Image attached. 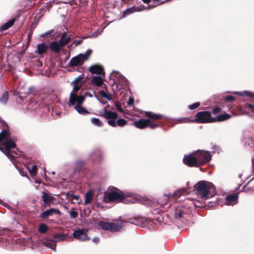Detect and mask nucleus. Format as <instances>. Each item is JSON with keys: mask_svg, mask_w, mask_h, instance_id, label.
<instances>
[{"mask_svg": "<svg viewBox=\"0 0 254 254\" xmlns=\"http://www.w3.org/2000/svg\"><path fill=\"white\" fill-rule=\"evenodd\" d=\"M194 188L197 195L204 199L212 197L216 193L214 185L212 183L205 181L198 182L194 185Z\"/></svg>", "mask_w": 254, "mask_h": 254, "instance_id": "f257e3e1", "label": "nucleus"}, {"mask_svg": "<svg viewBox=\"0 0 254 254\" xmlns=\"http://www.w3.org/2000/svg\"><path fill=\"white\" fill-rule=\"evenodd\" d=\"M2 142L4 148L0 146L1 150L8 157L13 158L11 155V149L16 147L14 139L11 137L10 132L6 129H3L0 132V143Z\"/></svg>", "mask_w": 254, "mask_h": 254, "instance_id": "f03ea898", "label": "nucleus"}, {"mask_svg": "<svg viewBox=\"0 0 254 254\" xmlns=\"http://www.w3.org/2000/svg\"><path fill=\"white\" fill-rule=\"evenodd\" d=\"M109 190V192H105L103 197V201L106 203L114 201L121 202L126 197L124 192L115 187H110Z\"/></svg>", "mask_w": 254, "mask_h": 254, "instance_id": "7ed1b4c3", "label": "nucleus"}, {"mask_svg": "<svg viewBox=\"0 0 254 254\" xmlns=\"http://www.w3.org/2000/svg\"><path fill=\"white\" fill-rule=\"evenodd\" d=\"M98 225L103 230H108L112 232H119L123 227V223L108 222L100 221L98 222Z\"/></svg>", "mask_w": 254, "mask_h": 254, "instance_id": "20e7f679", "label": "nucleus"}, {"mask_svg": "<svg viewBox=\"0 0 254 254\" xmlns=\"http://www.w3.org/2000/svg\"><path fill=\"white\" fill-rule=\"evenodd\" d=\"M195 117L194 122L199 124L214 123L215 121L208 111L198 112L195 114Z\"/></svg>", "mask_w": 254, "mask_h": 254, "instance_id": "39448f33", "label": "nucleus"}, {"mask_svg": "<svg viewBox=\"0 0 254 254\" xmlns=\"http://www.w3.org/2000/svg\"><path fill=\"white\" fill-rule=\"evenodd\" d=\"M198 166H201L211 160V155L207 152L198 151L194 153Z\"/></svg>", "mask_w": 254, "mask_h": 254, "instance_id": "423d86ee", "label": "nucleus"}, {"mask_svg": "<svg viewBox=\"0 0 254 254\" xmlns=\"http://www.w3.org/2000/svg\"><path fill=\"white\" fill-rule=\"evenodd\" d=\"M87 232L88 230L87 229H79L73 232L72 236L75 239L81 242L88 241L90 239L87 236Z\"/></svg>", "mask_w": 254, "mask_h": 254, "instance_id": "0eeeda50", "label": "nucleus"}, {"mask_svg": "<svg viewBox=\"0 0 254 254\" xmlns=\"http://www.w3.org/2000/svg\"><path fill=\"white\" fill-rule=\"evenodd\" d=\"M183 161L185 165L189 167H198L194 153L185 156Z\"/></svg>", "mask_w": 254, "mask_h": 254, "instance_id": "6e6552de", "label": "nucleus"}, {"mask_svg": "<svg viewBox=\"0 0 254 254\" xmlns=\"http://www.w3.org/2000/svg\"><path fill=\"white\" fill-rule=\"evenodd\" d=\"M149 123V119L142 118L138 121L133 122L132 123V125L138 128L144 129L147 127H148Z\"/></svg>", "mask_w": 254, "mask_h": 254, "instance_id": "1a4fd4ad", "label": "nucleus"}, {"mask_svg": "<svg viewBox=\"0 0 254 254\" xmlns=\"http://www.w3.org/2000/svg\"><path fill=\"white\" fill-rule=\"evenodd\" d=\"M89 71L92 74L102 75L103 78L105 76V72L102 66L99 65H93L89 67Z\"/></svg>", "mask_w": 254, "mask_h": 254, "instance_id": "9d476101", "label": "nucleus"}, {"mask_svg": "<svg viewBox=\"0 0 254 254\" xmlns=\"http://www.w3.org/2000/svg\"><path fill=\"white\" fill-rule=\"evenodd\" d=\"M83 63L84 60L78 55L71 59L68 63V65L70 67L78 66L82 65Z\"/></svg>", "mask_w": 254, "mask_h": 254, "instance_id": "9b49d317", "label": "nucleus"}, {"mask_svg": "<svg viewBox=\"0 0 254 254\" xmlns=\"http://www.w3.org/2000/svg\"><path fill=\"white\" fill-rule=\"evenodd\" d=\"M83 98V101L85 100V97L83 95L77 96L76 94L73 92H71L70 94L69 100L68 103V104L69 106H72L75 104V103L78 104L79 101Z\"/></svg>", "mask_w": 254, "mask_h": 254, "instance_id": "f8f14e48", "label": "nucleus"}, {"mask_svg": "<svg viewBox=\"0 0 254 254\" xmlns=\"http://www.w3.org/2000/svg\"><path fill=\"white\" fill-rule=\"evenodd\" d=\"M54 213H56L58 215H61V212L58 209L51 208L50 209L47 210L40 214V217L43 219L47 218L50 216H52Z\"/></svg>", "mask_w": 254, "mask_h": 254, "instance_id": "ddd939ff", "label": "nucleus"}, {"mask_svg": "<svg viewBox=\"0 0 254 254\" xmlns=\"http://www.w3.org/2000/svg\"><path fill=\"white\" fill-rule=\"evenodd\" d=\"M101 116L109 120H114L118 118V114L115 112L108 111L107 109L104 110V113Z\"/></svg>", "mask_w": 254, "mask_h": 254, "instance_id": "4468645a", "label": "nucleus"}, {"mask_svg": "<svg viewBox=\"0 0 254 254\" xmlns=\"http://www.w3.org/2000/svg\"><path fill=\"white\" fill-rule=\"evenodd\" d=\"M127 121L123 119H119L117 120V122L114 120L108 121V124L113 127H116L117 126L119 127H124L127 124Z\"/></svg>", "mask_w": 254, "mask_h": 254, "instance_id": "2eb2a0df", "label": "nucleus"}, {"mask_svg": "<svg viewBox=\"0 0 254 254\" xmlns=\"http://www.w3.org/2000/svg\"><path fill=\"white\" fill-rule=\"evenodd\" d=\"M84 102L83 98H81L78 104H77L74 106V109L77 111L78 113L82 115H86L89 114V112L85 108L81 106V104Z\"/></svg>", "mask_w": 254, "mask_h": 254, "instance_id": "dca6fc26", "label": "nucleus"}, {"mask_svg": "<svg viewBox=\"0 0 254 254\" xmlns=\"http://www.w3.org/2000/svg\"><path fill=\"white\" fill-rule=\"evenodd\" d=\"M145 116L147 117L151 121V120H161L163 116L161 114H156L151 112L146 111L145 112Z\"/></svg>", "mask_w": 254, "mask_h": 254, "instance_id": "f3484780", "label": "nucleus"}, {"mask_svg": "<svg viewBox=\"0 0 254 254\" xmlns=\"http://www.w3.org/2000/svg\"><path fill=\"white\" fill-rule=\"evenodd\" d=\"M185 192V189H179L176 191L173 194L169 193L168 194H165V195L167 197L168 199L173 198L174 199H176L181 197L183 192Z\"/></svg>", "mask_w": 254, "mask_h": 254, "instance_id": "a211bd4d", "label": "nucleus"}, {"mask_svg": "<svg viewBox=\"0 0 254 254\" xmlns=\"http://www.w3.org/2000/svg\"><path fill=\"white\" fill-rule=\"evenodd\" d=\"M42 198L45 206H50L51 203L53 200V197L44 191L42 192Z\"/></svg>", "mask_w": 254, "mask_h": 254, "instance_id": "6ab92c4d", "label": "nucleus"}, {"mask_svg": "<svg viewBox=\"0 0 254 254\" xmlns=\"http://www.w3.org/2000/svg\"><path fill=\"white\" fill-rule=\"evenodd\" d=\"M91 83L93 85L97 86H100L103 83V80L100 76H93L91 79Z\"/></svg>", "mask_w": 254, "mask_h": 254, "instance_id": "aec40b11", "label": "nucleus"}, {"mask_svg": "<svg viewBox=\"0 0 254 254\" xmlns=\"http://www.w3.org/2000/svg\"><path fill=\"white\" fill-rule=\"evenodd\" d=\"M70 41V38L66 36V33L64 32L59 41L60 45L63 47L64 46L67 45Z\"/></svg>", "mask_w": 254, "mask_h": 254, "instance_id": "412c9836", "label": "nucleus"}, {"mask_svg": "<svg viewBox=\"0 0 254 254\" xmlns=\"http://www.w3.org/2000/svg\"><path fill=\"white\" fill-rule=\"evenodd\" d=\"M50 49L56 53H59L61 51V48L62 47L59 43L57 42H52L50 44Z\"/></svg>", "mask_w": 254, "mask_h": 254, "instance_id": "4be33fe9", "label": "nucleus"}, {"mask_svg": "<svg viewBox=\"0 0 254 254\" xmlns=\"http://www.w3.org/2000/svg\"><path fill=\"white\" fill-rule=\"evenodd\" d=\"M48 48L45 43L39 44L37 47V53L39 55H42L47 51Z\"/></svg>", "mask_w": 254, "mask_h": 254, "instance_id": "5701e85b", "label": "nucleus"}, {"mask_svg": "<svg viewBox=\"0 0 254 254\" xmlns=\"http://www.w3.org/2000/svg\"><path fill=\"white\" fill-rule=\"evenodd\" d=\"M231 117V116L229 114H221L217 116L216 118H213L215 120L214 122H222L225 120H227L230 119Z\"/></svg>", "mask_w": 254, "mask_h": 254, "instance_id": "b1692460", "label": "nucleus"}, {"mask_svg": "<svg viewBox=\"0 0 254 254\" xmlns=\"http://www.w3.org/2000/svg\"><path fill=\"white\" fill-rule=\"evenodd\" d=\"M15 19L13 18L10 19V20L8 21L7 22L3 24L0 27V32H2L3 30H5L7 29H8L9 27L12 26L14 22H15Z\"/></svg>", "mask_w": 254, "mask_h": 254, "instance_id": "393cba45", "label": "nucleus"}, {"mask_svg": "<svg viewBox=\"0 0 254 254\" xmlns=\"http://www.w3.org/2000/svg\"><path fill=\"white\" fill-rule=\"evenodd\" d=\"M93 192L92 190L88 191L85 194V204H88L91 202L93 199Z\"/></svg>", "mask_w": 254, "mask_h": 254, "instance_id": "a878e982", "label": "nucleus"}, {"mask_svg": "<svg viewBox=\"0 0 254 254\" xmlns=\"http://www.w3.org/2000/svg\"><path fill=\"white\" fill-rule=\"evenodd\" d=\"M85 162L82 160H77L75 164L74 171L75 172L80 171L84 167Z\"/></svg>", "mask_w": 254, "mask_h": 254, "instance_id": "bb28decb", "label": "nucleus"}, {"mask_svg": "<svg viewBox=\"0 0 254 254\" xmlns=\"http://www.w3.org/2000/svg\"><path fill=\"white\" fill-rule=\"evenodd\" d=\"M238 198V194L237 193L231 194L227 195L226 197L227 201L232 202L237 200Z\"/></svg>", "mask_w": 254, "mask_h": 254, "instance_id": "cd10ccee", "label": "nucleus"}, {"mask_svg": "<svg viewBox=\"0 0 254 254\" xmlns=\"http://www.w3.org/2000/svg\"><path fill=\"white\" fill-rule=\"evenodd\" d=\"M184 214V211L182 210L180 208H177L175 211L174 217L176 219H181L183 218Z\"/></svg>", "mask_w": 254, "mask_h": 254, "instance_id": "c85d7f7f", "label": "nucleus"}, {"mask_svg": "<svg viewBox=\"0 0 254 254\" xmlns=\"http://www.w3.org/2000/svg\"><path fill=\"white\" fill-rule=\"evenodd\" d=\"M49 229L48 226L45 223H41L38 227V231L44 234L46 233Z\"/></svg>", "mask_w": 254, "mask_h": 254, "instance_id": "c756f323", "label": "nucleus"}, {"mask_svg": "<svg viewBox=\"0 0 254 254\" xmlns=\"http://www.w3.org/2000/svg\"><path fill=\"white\" fill-rule=\"evenodd\" d=\"M44 246L53 250H55L56 248V244L55 241H48L44 243Z\"/></svg>", "mask_w": 254, "mask_h": 254, "instance_id": "7c9ffc66", "label": "nucleus"}, {"mask_svg": "<svg viewBox=\"0 0 254 254\" xmlns=\"http://www.w3.org/2000/svg\"><path fill=\"white\" fill-rule=\"evenodd\" d=\"M92 52V51L91 50L88 49L86 51L85 53L80 54H79V56L80 57V58L82 59H83L84 60V61H86L89 59Z\"/></svg>", "mask_w": 254, "mask_h": 254, "instance_id": "2f4dec72", "label": "nucleus"}, {"mask_svg": "<svg viewBox=\"0 0 254 254\" xmlns=\"http://www.w3.org/2000/svg\"><path fill=\"white\" fill-rule=\"evenodd\" d=\"M9 97V94L7 91L4 92L0 97V102L3 104H6L7 102Z\"/></svg>", "mask_w": 254, "mask_h": 254, "instance_id": "473e14b6", "label": "nucleus"}, {"mask_svg": "<svg viewBox=\"0 0 254 254\" xmlns=\"http://www.w3.org/2000/svg\"><path fill=\"white\" fill-rule=\"evenodd\" d=\"M29 172L31 176H35L37 174V168L36 165H32L31 167H28Z\"/></svg>", "mask_w": 254, "mask_h": 254, "instance_id": "72a5a7b5", "label": "nucleus"}, {"mask_svg": "<svg viewBox=\"0 0 254 254\" xmlns=\"http://www.w3.org/2000/svg\"><path fill=\"white\" fill-rule=\"evenodd\" d=\"M66 237L64 234H56L54 235L53 238L56 241H61L64 240Z\"/></svg>", "mask_w": 254, "mask_h": 254, "instance_id": "f704fd0d", "label": "nucleus"}, {"mask_svg": "<svg viewBox=\"0 0 254 254\" xmlns=\"http://www.w3.org/2000/svg\"><path fill=\"white\" fill-rule=\"evenodd\" d=\"M149 124V125L148 126V127H149L151 129H155L156 127H160L161 125L159 122L154 123L150 120V123Z\"/></svg>", "mask_w": 254, "mask_h": 254, "instance_id": "c9c22d12", "label": "nucleus"}, {"mask_svg": "<svg viewBox=\"0 0 254 254\" xmlns=\"http://www.w3.org/2000/svg\"><path fill=\"white\" fill-rule=\"evenodd\" d=\"M140 8L135 6H132L130 8H128L125 11L126 14H130L136 11H140Z\"/></svg>", "mask_w": 254, "mask_h": 254, "instance_id": "e433bc0d", "label": "nucleus"}, {"mask_svg": "<svg viewBox=\"0 0 254 254\" xmlns=\"http://www.w3.org/2000/svg\"><path fill=\"white\" fill-rule=\"evenodd\" d=\"M162 0H151L152 2H153V4H150V6L154 7L160 4L163 3L166 0L164 1H161Z\"/></svg>", "mask_w": 254, "mask_h": 254, "instance_id": "4c0bfd02", "label": "nucleus"}, {"mask_svg": "<svg viewBox=\"0 0 254 254\" xmlns=\"http://www.w3.org/2000/svg\"><path fill=\"white\" fill-rule=\"evenodd\" d=\"M91 122L96 126L101 127L103 125L102 123L97 118L91 119Z\"/></svg>", "mask_w": 254, "mask_h": 254, "instance_id": "58836bf2", "label": "nucleus"}, {"mask_svg": "<svg viewBox=\"0 0 254 254\" xmlns=\"http://www.w3.org/2000/svg\"><path fill=\"white\" fill-rule=\"evenodd\" d=\"M83 83L84 82H82L80 85L71 83V84L73 85V91L72 92L75 93L76 94V93H77L80 90L81 86Z\"/></svg>", "mask_w": 254, "mask_h": 254, "instance_id": "ea45409f", "label": "nucleus"}, {"mask_svg": "<svg viewBox=\"0 0 254 254\" xmlns=\"http://www.w3.org/2000/svg\"><path fill=\"white\" fill-rule=\"evenodd\" d=\"M245 109L249 112L254 113V105L247 104L245 107Z\"/></svg>", "mask_w": 254, "mask_h": 254, "instance_id": "a19ab883", "label": "nucleus"}, {"mask_svg": "<svg viewBox=\"0 0 254 254\" xmlns=\"http://www.w3.org/2000/svg\"><path fill=\"white\" fill-rule=\"evenodd\" d=\"M38 106L34 101H32L28 104V108L32 110L36 109Z\"/></svg>", "mask_w": 254, "mask_h": 254, "instance_id": "79ce46f5", "label": "nucleus"}, {"mask_svg": "<svg viewBox=\"0 0 254 254\" xmlns=\"http://www.w3.org/2000/svg\"><path fill=\"white\" fill-rule=\"evenodd\" d=\"M200 104L199 102H195L189 106V108L190 110H193L198 108L200 106Z\"/></svg>", "mask_w": 254, "mask_h": 254, "instance_id": "37998d69", "label": "nucleus"}, {"mask_svg": "<svg viewBox=\"0 0 254 254\" xmlns=\"http://www.w3.org/2000/svg\"><path fill=\"white\" fill-rule=\"evenodd\" d=\"M235 100V97L232 95H228L224 98V100L227 102H230Z\"/></svg>", "mask_w": 254, "mask_h": 254, "instance_id": "c03bdc74", "label": "nucleus"}, {"mask_svg": "<svg viewBox=\"0 0 254 254\" xmlns=\"http://www.w3.org/2000/svg\"><path fill=\"white\" fill-rule=\"evenodd\" d=\"M221 108L220 107H216L215 108H214L212 111V113L214 114V115H216L219 113L221 112Z\"/></svg>", "mask_w": 254, "mask_h": 254, "instance_id": "a18cd8bd", "label": "nucleus"}, {"mask_svg": "<svg viewBox=\"0 0 254 254\" xmlns=\"http://www.w3.org/2000/svg\"><path fill=\"white\" fill-rule=\"evenodd\" d=\"M70 216L72 218H76L77 217L78 213L75 211H71L69 212Z\"/></svg>", "mask_w": 254, "mask_h": 254, "instance_id": "49530a36", "label": "nucleus"}, {"mask_svg": "<svg viewBox=\"0 0 254 254\" xmlns=\"http://www.w3.org/2000/svg\"><path fill=\"white\" fill-rule=\"evenodd\" d=\"M83 79L82 76H79L78 77H77L74 79V80L72 82V83H75L78 84V82L81 81V80Z\"/></svg>", "mask_w": 254, "mask_h": 254, "instance_id": "de8ad7c7", "label": "nucleus"}, {"mask_svg": "<svg viewBox=\"0 0 254 254\" xmlns=\"http://www.w3.org/2000/svg\"><path fill=\"white\" fill-rule=\"evenodd\" d=\"M100 94L102 96V97H104L108 100H110L111 99V97H110L109 95H107L105 92V91H104L103 90H101L100 91Z\"/></svg>", "mask_w": 254, "mask_h": 254, "instance_id": "09e8293b", "label": "nucleus"}, {"mask_svg": "<svg viewBox=\"0 0 254 254\" xmlns=\"http://www.w3.org/2000/svg\"><path fill=\"white\" fill-rule=\"evenodd\" d=\"M53 32H54V30H49V31L45 32V33L42 34L41 35V37H43V38L46 37L50 35H51Z\"/></svg>", "mask_w": 254, "mask_h": 254, "instance_id": "8fccbe9b", "label": "nucleus"}, {"mask_svg": "<svg viewBox=\"0 0 254 254\" xmlns=\"http://www.w3.org/2000/svg\"><path fill=\"white\" fill-rule=\"evenodd\" d=\"M134 103V99L132 97H130L128 102L127 104L129 106H133Z\"/></svg>", "mask_w": 254, "mask_h": 254, "instance_id": "3c124183", "label": "nucleus"}, {"mask_svg": "<svg viewBox=\"0 0 254 254\" xmlns=\"http://www.w3.org/2000/svg\"><path fill=\"white\" fill-rule=\"evenodd\" d=\"M116 108H117V109H118V111H120L121 112H123V108H122V106L120 104V103H117L116 104Z\"/></svg>", "mask_w": 254, "mask_h": 254, "instance_id": "603ef678", "label": "nucleus"}, {"mask_svg": "<svg viewBox=\"0 0 254 254\" xmlns=\"http://www.w3.org/2000/svg\"><path fill=\"white\" fill-rule=\"evenodd\" d=\"M82 42V40H75L74 41V44H75L76 46L80 45Z\"/></svg>", "mask_w": 254, "mask_h": 254, "instance_id": "864d4df0", "label": "nucleus"}, {"mask_svg": "<svg viewBox=\"0 0 254 254\" xmlns=\"http://www.w3.org/2000/svg\"><path fill=\"white\" fill-rule=\"evenodd\" d=\"M249 94H251V92L249 91H244L243 93H242L241 95L244 96H248Z\"/></svg>", "mask_w": 254, "mask_h": 254, "instance_id": "5fc2aeb1", "label": "nucleus"}, {"mask_svg": "<svg viewBox=\"0 0 254 254\" xmlns=\"http://www.w3.org/2000/svg\"><path fill=\"white\" fill-rule=\"evenodd\" d=\"M99 241L100 239L98 237H95L93 239V241L96 244H98L99 242Z\"/></svg>", "mask_w": 254, "mask_h": 254, "instance_id": "6e6d98bb", "label": "nucleus"}, {"mask_svg": "<svg viewBox=\"0 0 254 254\" xmlns=\"http://www.w3.org/2000/svg\"><path fill=\"white\" fill-rule=\"evenodd\" d=\"M145 3H149L150 2H152L151 0H141Z\"/></svg>", "mask_w": 254, "mask_h": 254, "instance_id": "4d7b16f0", "label": "nucleus"}, {"mask_svg": "<svg viewBox=\"0 0 254 254\" xmlns=\"http://www.w3.org/2000/svg\"><path fill=\"white\" fill-rule=\"evenodd\" d=\"M181 120L182 121V122L185 123L188 122V119H181Z\"/></svg>", "mask_w": 254, "mask_h": 254, "instance_id": "13d9d810", "label": "nucleus"}, {"mask_svg": "<svg viewBox=\"0 0 254 254\" xmlns=\"http://www.w3.org/2000/svg\"><path fill=\"white\" fill-rule=\"evenodd\" d=\"M248 97H249L250 98H254V95L253 94V93L251 92V94H249V96Z\"/></svg>", "mask_w": 254, "mask_h": 254, "instance_id": "bf43d9fd", "label": "nucleus"}, {"mask_svg": "<svg viewBox=\"0 0 254 254\" xmlns=\"http://www.w3.org/2000/svg\"><path fill=\"white\" fill-rule=\"evenodd\" d=\"M3 126H5L6 128H8V126L7 125V124H6V122H4V124H3Z\"/></svg>", "mask_w": 254, "mask_h": 254, "instance_id": "052dcab7", "label": "nucleus"}, {"mask_svg": "<svg viewBox=\"0 0 254 254\" xmlns=\"http://www.w3.org/2000/svg\"><path fill=\"white\" fill-rule=\"evenodd\" d=\"M78 195H73V197L76 199H77L78 198Z\"/></svg>", "mask_w": 254, "mask_h": 254, "instance_id": "680f3d73", "label": "nucleus"}, {"mask_svg": "<svg viewBox=\"0 0 254 254\" xmlns=\"http://www.w3.org/2000/svg\"><path fill=\"white\" fill-rule=\"evenodd\" d=\"M97 154L98 155H101V153L100 152H97Z\"/></svg>", "mask_w": 254, "mask_h": 254, "instance_id": "e2e57ef3", "label": "nucleus"}, {"mask_svg": "<svg viewBox=\"0 0 254 254\" xmlns=\"http://www.w3.org/2000/svg\"><path fill=\"white\" fill-rule=\"evenodd\" d=\"M52 174L53 175H55V172H53L52 173Z\"/></svg>", "mask_w": 254, "mask_h": 254, "instance_id": "0e129e2a", "label": "nucleus"}, {"mask_svg": "<svg viewBox=\"0 0 254 254\" xmlns=\"http://www.w3.org/2000/svg\"><path fill=\"white\" fill-rule=\"evenodd\" d=\"M2 201L1 199H0V204H1V202H2Z\"/></svg>", "mask_w": 254, "mask_h": 254, "instance_id": "69168bd1", "label": "nucleus"}, {"mask_svg": "<svg viewBox=\"0 0 254 254\" xmlns=\"http://www.w3.org/2000/svg\"><path fill=\"white\" fill-rule=\"evenodd\" d=\"M28 36H29V37H30V36H31V34H30V33H29V34H28Z\"/></svg>", "mask_w": 254, "mask_h": 254, "instance_id": "338daca9", "label": "nucleus"}]
</instances>
